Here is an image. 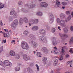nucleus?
Wrapping results in <instances>:
<instances>
[{"label": "nucleus", "mask_w": 73, "mask_h": 73, "mask_svg": "<svg viewBox=\"0 0 73 73\" xmlns=\"http://www.w3.org/2000/svg\"><path fill=\"white\" fill-rule=\"evenodd\" d=\"M28 56L26 55H24L23 56V58L24 59L26 60V59H27V58Z\"/></svg>", "instance_id": "79ce46f5"}, {"label": "nucleus", "mask_w": 73, "mask_h": 73, "mask_svg": "<svg viewBox=\"0 0 73 73\" xmlns=\"http://www.w3.org/2000/svg\"><path fill=\"white\" fill-rule=\"evenodd\" d=\"M18 4L19 5H21L23 4V3L22 1H19L18 2Z\"/></svg>", "instance_id": "e433bc0d"}, {"label": "nucleus", "mask_w": 73, "mask_h": 73, "mask_svg": "<svg viewBox=\"0 0 73 73\" xmlns=\"http://www.w3.org/2000/svg\"><path fill=\"white\" fill-rule=\"evenodd\" d=\"M3 46H2L0 47V53L3 52Z\"/></svg>", "instance_id": "ea45409f"}, {"label": "nucleus", "mask_w": 73, "mask_h": 73, "mask_svg": "<svg viewBox=\"0 0 73 73\" xmlns=\"http://www.w3.org/2000/svg\"><path fill=\"white\" fill-rule=\"evenodd\" d=\"M36 55L38 57H41V53L39 52H37L36 53Z\"/></svg>", "instance_id": "72a5a7b5"}, {"label": "nucleus", "mask_w": 73, "mask_h": 73, "mask_svg": "<svg viewBox=\"0 0 73 73\" xmlns=\"http://www.w3.org/2000/svg\"><path fill=\"white\" fill-rule=\"evenodd\" d=\"M69 55L68 54H67L66 55V58L68 57H69Z\"/></svg>", "instance_id": "e2e57ef3"}, {"label": "nucleus", "mask_w": 73, "mask_h": 73, "mask_svg": "<svg viewBox=\"0 0 73 73\" xmlns=\"http://www.w3.org/2000/svg\"><path fill=\"white\" fill-rule=\"evenodd\" d=\"M24 34L25 35H28V33H29V32H28V30H25L24 33Z\"/></svg>", "instance_id": "58836bf2"}, {"label": "nucleus", "mask_w": 73, "mask_h": 73, "mask_svg": "<svg viewBox=\"0 0 73 73\" xmlns=\"http://www.w3.org/2000/svg\"><path fill=\"white\" fill-rule=\"evenodd\" d=\"M56 21L57 23L60 24V19L59 18H57L56 19Z\"/></svg>", "instance_id": "c9c22d12"}, {"label": "nucleus", "mask_w": 73, "mask_h": 73, "mask_svg": "<svg viewBox=\"0 0 73 73\" xmlns=\"http://www.w3.org/2000/svg\"><path fill=\"white\" fill-rule=\"evenodd\" d=\"M49 16V23L50 24H52L54 21V17L53 14L51 13H49L48 14Z\"/></svg>", "instance_id": "f03ea898"}, {"label": "nucleus", "mask_w": 73, "mask_h": 73, "mask_svg": "<svg viewBox=\"0 0 73 73\" xmlns=\"http://www.w3.org/2000/svg\"><path fill=\"white\" fill-rule=\"evenodd\" d=\"M39 27L38 26H35L31 28V30L33 31H37L39 29Z\"/></svg>", "instance_id": "9b49d317"}, {"label": "nucleus", "mask_w": 73, "mask_h": 73, "mask_svg": "<svg viewBox=\"0 0 73 73\" xmlns=\"http://www.w3.org/2000/svg\"><path fill=\"white\" fill-rule=\"evenodd\" d=\"M4 31H5V32H8V29H5Z\"/></svg>", "instance_id": "052dcab7"}, {"label": "nucleus", "mask_w": 73, "mask_h": 73, "mask_svg": "<svg viewBox=\"0 0 73 73\" xmlns=\"http://www.w3.org/2000/svg\"><path fill=\"white\" fill-rule=\"evenodd\" d=\"M62 5L64 6H65L67 5V3L66 2H62L61 3Z\"/></svg>", "instance_id": "c756f323"}, {"label": "nucleus", "mask_w": 73, "mask_h": 73, "mask_svg": "<svg viewBox=\"0 0 73 73\" xmlns=\"http://www.w3.org/2000/svg\"><path fill=\"white\" fill-rule=\"evenodd\" d=\"M59 36L60 37L61 39H62V40H64L65 39L64 37H68V36L66 34H64L60 33Z\"/></svg>", "instance_id": "423d86ee"}, {"label": "nucleus", "mask_w": 73, "mask_h": 73, "mask_svg": "<svg viewBox=\"0 0 73 73\" xmlns=\"http://www.w3.org/2000/svg\"><path fill=\"white\" fill-rule=\"evenodd\" d=\"M27 70L29 72V73H32L33 72V71L32 69L30 68H27Z\"/></svg>", "instance_id": "7c9ffc66"}, {"label": "nucleus", "mask_w": 73, "mask_h": 73, "mask_svg": "<svg viewBox=\"0 0 73 73\" xmlns=\"http://www.w3.org/2000/svg\"><path fill=\"white\" fill-rule=\"evenodd\" d=\"M32 39H33V40H35V39H36V38H35V37L33 36L32 37Z\"/></svg>", "instance_id": "680f3d73"}, {"label": "nucleus", "mask_w": 73, "mask_h": 73, "mask_svg": "<svg viewBox=\"0 0 73 73\" xmlns=\"http://www.w3.org/2000/svg\"><path fill=\"white\" fill-rule=\"evenodd\" d=\"M0 65H1L4 68H5V66L4 65V63L2 61L0 62Z\"/></svg>", "instance_id": "cd10ccee"}, {"label": "nucleus", "mask_w": 73, "mask_h": 73, "mask_svg": "<svg viewBox=\"0 0 73 73\" xmlns=\"http://www.w3.org/2000/svg\"><path fill=\"white\" fill-rule=\"evenodd\" d=\"M40 5L42 7H44V8H46L48 6V4L45 2L40 3Z\"/></svg>", "instance_id": "0eeeda50"}, {"label": "nucleus", "mask_w": 73, "mask_h": 73, "mask_svg": "<svg viewBox=\"0 0 73 73\" xmlns=\"http://www.w3.org/2000/svg\"><path fill=\"white\" fill-rule=\"evenodd\" d=\"M60 25L62 27H66V24L65 23H60Z\"/></svg>", "instance_id": "a878e982"}, {"label": "nucleus", "mask_w": 73, "mask_h": 73, "mask_svg": "<svg viewBox=\"0 0 73 73\" xmlns=\"http://www.w3.org/2000/svg\"><path fill=\"white\" fill-rule=\"evenodd\" d=\"M52 44L53 45H56L57 44V41H54L52 42Z\"/></svg>", "instance_id": "473e14b6"}, {"label": "nucleus", "mask_w": 73, "mask_h": 73, "mask_svg": "<svg viewBox=\"0 0 73 73\" xmlns=\"http://www.w3.org/2000/svg\"><path fill=\"white\" fill-rule=\"evenodd\" d=\"M40 33V34H42V35H45V33L46 31L43 29H40L39 32Z\"/></svg>", "instance_id": "f8f14e48"}, {"label": "nucleus", "mask_w": 73, "mask_h": 73, "mask_svg": "<svg viewBox=\"0 0 73 73\" xmlns=\"http://www.w3.org/2000/svg\"><path fill=\"white\" fill-rule=\"evenodd\" d=\"M62 49L61 50V51L60 52V54H62L64 55L65 54V50L64 49H66V46H63L62 48Z\"/></svg>", "instance_id": "1a4fd4ad"}, {"label": "nucleus", "mask_w": 73, "mask_h": 73, "mask_svg": "<svg viewBox=\"0 0 73 73\" xmlns=\"http://www.w3.org/2000/svg\"><path fill=\"white\" fill-rule=\"evenodd\" d=\"M3 34L4 35V36L5 37H8V35H7V34L4 33Z\"/></svg>", "instance_id": "a18cd8bd"}, {"label": "nucleus", "mask_w": 73, "mask_h": 73, "mask_svg": "<svg viewBox=\"0 0 73 73\" xmlns=\"http://www.w3.org/2000/svg\"><path fill=\"white\" fill-rule=\"evenodd\" d=\"M70 29L71 31H73V26H71V27Z\"/></svg>", "instance_id": "4d7b16f0"}, {"label": "nucleus", "mask_w": 73, "mask_h": 73, "mask_svg": "<svg viewBox=\"0 0 73 73\" xmlns=\"http://www.w3.org/2000/svg\"><path fill=\"white\" fill-rule=\"evenodd\" d=\"M18 21L17 19H15L13 23L11 24V28L13 29H15L16 28V25H18Z\"/></svg>", "instance_id": "7ed1b4c3"}, {"label": "nucleus", "mask_w": 73, "mask_h": 73, "mask_svg": "<svg viewBox=\"0 0 73 73\" xmlns=\"http://www.w3.org/2000/svg\"><path fill=\"white\" fill-rule=\"evenodd\" d=\"M29 23H31V24H35V20L33 19H30L29 21Z\"/></svg>", "instance_id": "aec40b11"}, {"label": "nucleus", "mask_w": 73, "mask_h": 73, "mask_svg": "<svg viewBox=\"0 0 73 73\" xmlns=\"http://www.w3.org/2000/svg\"><path fill=\"white\" fill-rule=\"evenodd\" d=\"M66 14L67 15H70V11H66Z\"/></svg>", "instance_id": "a19ab883"}, {"label": "nucleus", "mask_w": 73, "mask_h": 73, "mask_svg": "<svg viewBox=\"0 0 73 73\" xmlns=\"http://www.w3.org/2000/svg\"><path fill=\"white\" fill-rule=\"evenodd\" d=\"M39 40L40 41H43L45 43L48 42V40L46 38L42 36H39L38 37Z\"/></svg>", "instance_id": "20e7f679"}, {"label": "nucleus", "mask_w": 73, "mask_h": 73, "mask_svg": "<svg viewBox=\"0 0 73 73\" xmlns=\"http://www.w3.org/2000/svg\"><path fill=\"white\" fill-rule=\"evenodd\" d=\"M56 4L54 5V7L55 8L60 7V2L58 0H56Z\"/></svg>", "instance_id": "9d476101"}, {"label": "nucleus", "mask_w": 73, "mask_h": 73, "mask_svg": "<svg viewBox=\"0 0 73 73\" xmlns=\"http://www.w3.org/2000/svg\"><path fill=\"white\" fill-rule=\"evenodd\" d=\"M17 16H18V15L16 13H15L13 17L14 18H17Z\"/></svg>", "instance_id": "f704fd0d"}, {"label": "nucleus", "mask_w": 73, "mask_h": 73, "mask_svg": "<svg viewBox=\"0 0 73 73\" xmlns=\"http://www.w3.org/2000/svg\"><path fill=\"white\" fill-rule=\"evenodd\" d=\"M4 65L5 66V67L7 66H12V63L9 62V61L8 60H6L4 61Z\"/></svg>", "instance_id": "39448f33"}, {"label": "nucleus", "mask_w": 73, "mask_h": 73, "mask_svg": "<svg viewBox=\"0 0 73 73\" xmlns=\"http://www.w3.org/2000/svg\"><path fill=\"white\" fill-rule=\"evenodd\" d=\"M71 19H72V16L71 15H69L67 17V20H66V23H67V22H68V21H70V20H71Z\"/></svg>", "instance_id": "f3484780"}, {"label": "nucleus", "mask_w": 73, "mask_h": 73, "mask_svg": "<svg viewBox=\"0 0 73 73\" xmlns=\"http://www.w3.org/2000/svg\"><path fill=\"white\" fill-rule=\"evenodd\" d=\"M46 28L48 29H49V28H50V27H49L48 26V25H46Z\"/></svg>", "instance_id": "5fc2aeb1"}, {"label": "nucleus", "mask_w": 73, "mask_h": 73, "mask_svg": "<svg viewBox=\"0 0 73 73\" xmlns=\"http://www.w3.org/2000/svg\"><path fill=\"white\" fill-rule=\"evenodd\" d=\"M4 7V4L0 2V9H2Z\"/></svg>", "instance_id": "393cba45"}, {"label": "nucleus", "mask_w": 73, "mask_h": 73, "mask_svg": "<svg viewBox=\"0 0 73 73\" xmlns=\"http://www.w3.org/2000/svg\"><path fill=\"white\" fill-rule=\"evenodd\" d=\"M14 13H15V10H12L10 12V15H13L14 14Z\"/></svg>", "instance_id": "c85d7f7f"}, {"label": "nucleus", "mask_w": 73, "mask_h": 73, "mask_svg": "<svg viewBox=\"0 0 73 73\" xmlns=\"http://www.w3.org/2000/svg\"><path fill=\"white\" fill-rule=\"evenodd\" d=\"M57 43H60V40H58L57 41Z\"/></svg>", "instance_id": "338daca9"}, {"label": "nucleus", "mask_w": 73, "mask_h": 73, "mask_svg": "<svg viewBox=\"0 0 73 73\" xmlns=\"http://www.w3.org/2000/svg\"><path fill=\"white\" fill-rule=\"evenodd\" d=\"M58 29H59V31H61V27L58 26Z\"/></svg>", "instance_id": "13d9d810"}, {"label": "nucleus", "mask_w": 73, "mask_h": 73, "mask_svg": "<svg viewBox=\"0 0 73 73\" xmlns=\"http://www.w3.org/2000/svg\"><path fill=\"white\" fill-rule=\"evenodd\" d=\"M63 31H64V33H66L68 32V29L66 28H64Z\"/></svg>", "instance_id": "2f4dec72"}, {"label": "nucleus", "mask_w": 73, "mask_h": 73, "mask_svg": "<svg viewBox=\"0 0 73 73\" xmlns=\"http://www.w3.org/2000/svg\"><path fill=\"white\" fill-rule=\"evenodd\" d=\"M29 27H31V23H29Z\"/></svg>", "instance_id": "774afa93"}, {"label": "nucleus", "mask_w": 73, "mask_h": 73, "mask_svg": "<svg viewBox=\"0 0 73 73\" xmlns=\"http://www.w3.org/2000/svg\"><path fill=\"white\" fill-rule=\"evenodd\" d=\"M9 54L11 56H15L16 54L15 52L13 50H11L9 52Z\"/></svg>", "instance_id": "ddd939ff"}, {"label": "nucleus", "mask_w": 73, "mask_h": 73, "mask_svg": "<svg viewBox=\"0 0 73 73\" xmlns=\"http://www.w3.org/2000/svg\"><path fill=\"white\" fill-rule=\"evenodd\" d=\"M0 24L1 26H3V21H2V20L0 21Z\"/></svg>", "instance_id": "8fccbe9b"}, {"label": "nucleus", "mask_w": 73, "mask_h": 73, "mask_svg": "<svg viewBox=\"0 0 73 73\" xmlns=\"http://www.w3.org/2000/svg\"><path fill=\"white\" fill-rule=\"evenodd\" d=\"M35 66L36 68L37 71H39V70H40V68H39V66H38V65H37V64H36L35 65Z\"/></svg>", "instance_id": "4c0bfd02"}, {"label": "nucleus", "mask_w": 73, "mask_h": 73, "mask_svg": "<svg viewBox=\"0 0 73 73\" xmlns=\"http://www.w3.org/2000/svg\"><path fill=\"white\" fill-rule=\"evenodd\" d=\"M15 72H18L20 70V68L19 67H16L15 68Z\"/></svg>", "instance_id": "412c9836"}, {"label": "nucleus", "mask_w": 73, "mask_h": 73, "mask_svg": "<svg viewBox=\"0 0 73 73\" xmlns=\"http://www.w3.org/2000/svg\"><path fill=\"white\" fill-rule=\"evenodd\" d=\"M38 23V19L34 20V24H37Z\"/></svg>", "instance_id": "c03bdc74"}, {"label": "nucleus", "mask_w": 73, "mask_h": 73, "mask_svg": "<svg viewBox=\"0 0 73 73\" xmlns=\"http://www.w3.org/2000/svg\"><path fill=\"white\" fill-rule=\"evenodd\" d=\"M60 17L61 19H64L65 17V15L63 13H62L60 14Z\"/></svg>", "instance_id": "6ab92c4d"}, {"label": "nucleus", "mask_w": 73, "mask_h": 73, "mask_svg": "<svg viewBox=\"0 0 73 73\" xmlns=\"http://www.w3.org/2000/svg\"><path fill=\"white\" fill-rule=\"evenodd\" d=\"M6 42V39H5V40H3V43H5Z\"/></svg>", "instance_id": "bf43d9fd"}, {"label": "nucleus", "mask_w": 73, "mask_h": 73, "mask_svg": "<svg viewBox=\"0 0 73 73\" xmlns=\"http://www.w3.org/2000/svg\"><path fill=\"white\" fill-rule=\"evenodd\" d=\"M16 58L17 59H19L20 58V56L18 54L17 55Z\"/></svg>", "instance_id": "49530a36"}, {"label": "nucleus", "mask_w": 73, "mask_h": 73, "mask_svg": "<svg viewBox=\"0 0 73 73\" xmlns=\"http://www.w3.org/2000/svg\"><path fill=\"white\" fill-rule=\"evenodd\" d=\"M26 6H27L28 7V8H34V7H35V4L31 5H28V4H26Z\"/></svg>", "instance_id": "2eb2a0df"}, {"label": "nucleus", "mask_w": 73, "mask_h": 73, "mask_svg": "<svg viewBox=\"0 0 73 73\" xmlns=\"http://www.w3.org/2000/svg\"><path fill=\"white\" fill-rule=\"evenodd\" d=\"M63 56H62L60 57V58L59 59V60L60 61H62V60H63Z\"/></svg>", "instance_id": "de8ad7c7"}, {"label": "nucleus", "mask_w": 73, "mask_h": 73, "mask_svg": "<svg viewBox=\"0 0 73 73\" xmlns=\"http://www.w3.org/2000/svg\"><path fill=\"white\" fill-rule=\"evenodd\" d=\"M36 14L39 16H41L42 15V13L41 12H38L36 13Z\"/></svg>", "instance_id": "5701e85b"}, {"label": "nucleus", "mask_w": 73, "mask_h": 73, "mask_svg": "<svg viewBox=\"0 0 73 73\" xmlns=\"http://www.w3.org/2000/svg\"><path fill=\"white\" fill-rule=\"evenodd\" d=\"M11 43H14V44H16L15 40H12L11 42Z\"/></svg>", "instance_id": "3c124183"}, {"label": "nucleus", "mask_w": 73, "mask_h": 73, "mask_svg": "<svg viewBox=\"0 0 73 73\" xmlns=\"http://www.w3.org/2000/svg\"><path fill=\"white\" fill-rule=\"evenodd\" d=\"M55 31H56V29H55L53 28L52 29V33H54L55 32Z\"/></svg>", "instance_id": "864d4df0"}, {"label": "nucleus", "mask_w": 73, "mask_h": 73, "mask_svg": "<svg viewBox=\"0 0 73 73\" xmlns=\"http://www.w3.org/2000/svg\"><path fill=\"white\" fill-rule=\"evenodd\" d=\"M22 11H23V12H25V9H22Z\"/></svg>", "instance_id": "0e129e2a"}, {"label": "nucleus", "mask_w": 73, "mask_h": 73, "mask_svg": "<svg viewBox=\"0 0 73 73\" xmlns=\"http://www.w3.org/2000/svg\"><path fill=\"white\" fill-rule=\"evenodd\" d=\"M23 21L26 23H27L28 22V19L26 17H24L23 18Z\"/></svg>", "instance_id": "a211bd4d"}, {"label": "nucleus", "mask_w": 73, "mask_h": 73, "mask_svg": "<svg viewBox=\"0 0 73 73\" xmlns=\"http://www.w3.org/2000/svg\"><path fill=\"white\" fill-rule=\"evenodd\" d=\"M43 61L44 64H46L48 61L47 60V58L46 57H44L43 58Z\"/></svg>", "instance_id": "4468645a"}, {"label": "nucleus", "mask_w": 73, "mask_h": 73, "mask_svg": "<svg viewBox=\"0 0 73 73\" xmlns=\"http://www.w3.org/2000/svg\"><path fill=\"white\" fill-rule=\"evenodd\" d=\"M29 43L30 44H32L34 48H36L37 46V44L35 41L32 40H30L29 42Z\"/></svg>", "instance_id": "6e6552de"}, {"label": "nucleus", "mask_w": 73, "mask_h": 73, "mask_svg": "<svg viewBox=\"0 0 73 73\" xmlns=\"http://www.w3.org/2000/svg\"><path fill=\"white\" fill-rule=\"evenodd\" d=\"M23 20L22 18H20L19 20V23L21 25L23 23Z\"/></svg>", "instance_id": "bb28decb"}, {"label": "nucleus", "mask_w": 73, "mask_h": 73, "mask_svg": "<svg viewBox=\"0 0 73 73\" xmlns=\"http://www.w3.org/2000/svg\"><path fill=\"white\" fill-rule=\"evenodd\" d=\"M70 42H73V37L71 38L70 39Z\"/></svg>", "instance_id": "603ef678"}, {"label": "nucleus", "mask_w": 73, "mask_h": 73, "mask_svg": "<svg viewBox=\"0 0 73 73\" xmlns=\"http://www.w3.org/2000/svg\"><path fill=\"white\" fill-rule=\"evenodd\" d=\"M71 15H72V17H73V12H72Z\"/></svg>", "instance_id": "69168bd1"}, {"label": "nucleus", "mask_w": 73, "mask_h": 73, "mask_svg": "<svg viewBox=\"0 0 73 73\" xmlns=\"http://www.w3.org/2000/svg\"><path fill=\"white\" fill-rule=\"evenodd\" d=\"M70 52L71 53H73V50H72V49H70Z\"/></svg>", "instance_id": "6e6d98bb"}, {"label": "nucleus", "mask_w": 73, "mask_h": 73, "mask_svg": "<svg viewBox=\"0 0 73 73\" xmlns=\"http://www.w3.org/2000/svg\"><path fill=\"white\" fill-rule=\"evenodd\" d=\"M72 62H70V61H68L67 63V66H70V67H72Z\"/></svg>", "instance_id": "4be33fe9"}, {"label": "nucleus", "mask_w": 73, "mask_h": 73, "mask_svg": "<svg viewBox=\"0 0 73 73\" xmlns=\"http://www.w3.org/2000/svg\"><path fill=\"white\" fill-rule=\"evenodd\" d=\"M42 49V50H44V52L45 53H48V50L47 49L46 47H43Z\"/></svg>", "instance_id": "dca6fc26"}, {"label": "nucleus", "mask_w": 73, "mask_h": 73, "mask_svg": "<svg viewBox=\"0 0 73 73\" xmlns=\"http://www.w3.org/2000/svg\"><path fill=\"white\" fill-rule=\"evenodd\" d=\"M21 46L23 49H28L29 48L28 45L25 42H22Z\"/></svg>", "instance_id": "f257e3e1"}, {"label": "nucleus", "mask_w": 73, "mask_h": 73, "mask_svg": "<svg viewBox=\"0 0 73 73\" xmlns=\"http://www.w3.org/2000/svg\"><path fill=\"white\" fill-rule=\"evenodd\" d=\"M58 63V60L57 59L55 60L54 63V66H55L56 65H57Z\"/></svg>", "instance_id": "b1692460"}, {"label": "nucleus", "mask_w": 73, "mask_h": 73, "mask_svg": "<svg viewBox=\"0 0 73 73\" xmlns=\"http://www.w3.org/2000/svg\"><path fill=\"white\" fill-rule=\"evenodd\" d=\"M30 60V58H29V57L28 56H27L26 58V61H28V60Z\"/></svg>", "instance_id": "09e8293b"}, {"label": "nucleus", "mask_w": 73, "mask_h": 73, "mask_svg": "<svg viewBox=\"0 0 73 73\" xmlns=\"http://www.w3.org/2000/svg\"><path fill=\"white\" fill-rule=\"evenodd\" d=\"M65 20L62 19L60 21V24H61V23H65Z\"/></svg>", "instance_id": "37998d69"}]
</instances>
